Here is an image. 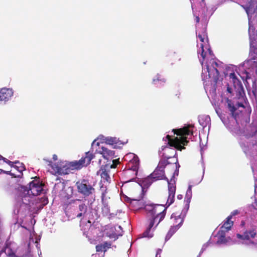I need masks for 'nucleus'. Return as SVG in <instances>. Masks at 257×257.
<instances>
[{
    "instance_id": "49",
    "label": "nucleus",
    "mask_w": 257,
    "mask_h": 257,
    "mask_svg": "<svg viewBox=\"0 0 257 257\" xmlns=\"http://www.w3.org/2000/svg\"><path fill=\"white\" fill-rule=\"evenodd\" d=\"M144 205V204H142V205H140L139 206V208H141V207H142Z\"/></svg>"
},
{
    "instance_id": "38",
    "label": "nucleus",
    "mask_w": 257,
    "mask_h": 257,
    "mask_svg": "<svg viewBox=\"0 0 257 257\" xmlns=\"http://www.w3.org/2000/svg\"><path fill=\"white\" fill-rule=\"evenodd\" d=\"M161 251L162 250L161 249H159L157 251L156 257H161Z\"/></svg>"
},
{
    "instance_id": "22",
    "label": "nucleus",
    "mask_w": 257,
    "mask_h": 257,
    "mask_svg": "<svg viewBox=\"0 0 257 257\" xmlns=\"http://www.w3.org/2000/svg\"><path fill=\"white\" fill-rule=\"evenodd\" d=\"M198 121L200 125H201L203 128L208 126V130H210L211 127V119L209 115H201L198 116Z\"/></svg>"
},
{
    "instance_id": "13",
    "label": "nucleus",
    "mask_w": 257,
    "mask_h": 257,
    "mask_svg": "<svg viewBox=\"0 0 257 257\" xmlns=\"http://www.w3.org/2000/svg\"><path fill=\"white\" fill-rule=\"evenodd\" d=\"M185 217L186 216H183L181 213L177 215L176 213H174L171 215V219L175 218L176 220H180V222L178 224H174L171 226L166 236V241L170 239L172 236L181 227L183 223Z\"/></svg>"
},
{
    "instance_id": "45",
    "label": "nucleus",
    "mask_w": 257,
    "mask_h": 257,
    "mask_svg": "<svg viewBox=\"0 0 257 257\" xmlns=\"http://www.w3.org/2000/svg\"><path fill=\"white\" fill-rule=\"evenodd\" d=\"M4 172H5L6 174H9V175H13V174H11L10 172L9 171H3Z\"/></svg>"
},
{
    "instance_id": "51",
    "label": "nucleus",
    "mask_w": 257,
    "mask_h": 257,
    "mask_svg": "<svg viewBox=\"0 0 257 257\" xmlns=\"http://www.w3.org/2000/svg\"><path fill=\"white\" fill-rule=\"evenodd\" d=\"M201 155L202 156V149H201Z\"/></svg>"
},
{
    "instance_id": "35",
    "label": "nucleus",
    "mask_w": 257,
    "mask_h": 257,
    "mask_svg": "<svg viewBox=\"0 0 257 257\" xmlns=\"http://www.w3.org/2000/svg\"><path fill=\"white\" fill-rule=\"evenodd\" d=\"M215 111L216 112V113L217 114V115L219 116V117L220 118V119L222 120V119H225L224 118H223L222 115H221V110L220 109H218L216 107L215 108Z\"/></svg>"
},
{
    "instance_id": "39",
    "label": "nucleus",
    "mask_w": 257,
    "mask_h": 257,
    "mask_svg": "<svg viewBox=\"0 0 257 257\" xmlns=\"http://www.w3.org/2000/svg\"><path fill=\"white\" fill-rule=\"evenodd\" d=\"M204 171H205V167L204 166V165H203V176L201 178V179L199 181V182H198V183H199L203 179V176H204Z\"/></svg>"
},
{
    "instance_id": "32",
    "label": "nucleus",
    "mask_w": 257,
    "mask_h": 257,
    "mask_svg": "<svg viewBox=\"0 0 257 257\" xmlns=\"http://www.w3.org/2000/svg\"><path fill=\"white\" fill-rule=\"evenodd\" d=\"M210 243V240H209L207 242L204 243L201 249V252H204L206 248L208 247L209 244Z\"/></svg>"
},
{
    "instance_id": "8",
    "label": "nucleus",
    "mask_w": 257,
    "mask_h": 257,
    "mask_svg": "<svg viewBox=\"0 0 257 257\" xmlns=\"http://www.w3.org/2000/svg\"><path fill=\"white\" fill-rule=\"evenodd\" d=\"M256 234V230L254 227L246 229L242 234L239 233L236 234L238 240L235 241V243L246 245H253L255 242L252 239L255 237Z\"/></svg>"
},
{
    "instance_id": "18",
    "label": "nucleus",
    "mask_w": 257,
    "mask_h": 257,
    "mask_svg": "<svg viewBox=\"0 0 257 257\" xmlns=\"http://www.w3.org/2000/svg\"><path fill=\"white\" fill-rule=\"evenodd\" d=\"M155 223V219H150L149 224L146 230L142 234L139 235L140 238L147 237L148 238H152L153 235V232L155 228V226L154 227Z\"/></svg>"
},
{
    "instance_id": "30",
    "label": "nucleus",
    "mask_w": 257,
    "mask_h": 257,
    "mask_svg": "<svg viewBox=\"0 0 257 257\" xmlns=\"http://www.w3.org/2000/svg\"><path fill=\"white\" fill-rule=\"evenodd\" d=\"M166 165H167V160H161L160 161L157 168H159V169H161L162 170H164Z\"/></svg>"
},
{
    "instance_id": "20",
    "label": "nucleus",
    "mask_w": 257,
    "mask_h": 257,
    "mask_svg": "<svg viewBox=\"0 0 257 257\" xmlns=\"http://www.w3.org/2000/svg\"><path fill=\"white\" fill-rule=\"evenodd\" d=\"M155 181L151 175L143 179H138L136 182L141 186L142 189L148 188L150 186L152 183Z\"/></svg>"
},
{
    "instance_id": "34",
    "label": "nucleus",
    "mask_w": 257,
    "mask_h": 257,
    "mask_svg": "<svg viewBox=\"0 0 257 257\" xmlns=\"http://www.w3.org/2000/svg\"><path fill=\"white\" fill-rule=\"evenodd\" d=\"M112 164L110 165V168H115L117 164L119 163L118 160L115 159L112 161Z\"/></svg>"
},
{
    "instance_id": "33",
    "label": "nucleus",
    "mask_w": 257,
    "mask_h": 257,
    "mask_svg": "<svg viewBox=\"0 0 257 257\" xmlns=\"http://www.w3.org/2000/svg\"><path fill=\"white\" fill-rule=\"evenodd\" d=\"M252 93H253L254 95L255 96L256 94L257 93V89L256 87V83L254 81H253L252 83Z\"/></svg>"
},
{
    "instance_id": "43",
    "label": "nucleus",
    "mask_w": 257,
    "mask_h": 257,
    "mask_svg": "<svg viewBox=\"0 0 257 257\" xmlns=\"http://www.w3.org/2000/svg\"><path fill=\"white\" fill-rule=\"evenodd\" d=\"M136 202L138 204H142L143 203V200H135Z\"/></svg>"
},
{
    "instance_id": "2",
    "label": "nucleus",
    "mask_w": 257,
    "mask_h": 257,
    "mask_svg": "<svg viewBox=\"0 0 257 257\" xmlns=\"http://www.w3.org/2000/svg\"><path fill=\"white\" fill-rule=\"evenodd\" d=\"M241 6L245 10L248 19L250 58L242 66L247 79L250 77V72H254L257 75V0H245Z\"/></svg>"
},
{
    "instance_id": "42",
    "label": "nucleus",
    "mask_w": 257,
    "mask_h": 257,
    "mask_svg": "<svg viewBox=\"0 0 257 257\" xmlns=\"http://www.w3.org/2000/svg\"><path fill=\"white\" fill-rule=\"evenodd\" d=\"M53 159L55 161L57 160V156L56 155H55V154L53 155Z\"/></svg>"
},
{
    "instance_id": "19",
    "label": "nucleus",
    "mask_w": 257,
    "mask_h": 257,
    "mask_svg": "<svg viewBox=\"0 0 257 257\" xmlns=\"http://www.w3.org/2000/svg\"><path fill=\"white\" fill-rule=\"evenodd\" d=\"M106 144L113 146L114 148H120L121 145L125 144L127 141L121 142L116 137H107L104 139Z\"/></svg>"
},
{
    "instance_id": "16",
    "label": "nucleus",
    "mask_w": 257,
    "mask_h": 257,
    "mask_svg": "<svg viewBox=\"0 0 257 257\" xmlns=\"http://www.w3.org/2000/svg\"><path fill=\"white\" fill-rule=\"evenodd\" d=\"M192 185H189L184 198V206L181 212L183 216H186L187 213L190 207V203L192 197Z\"/></svg>"
},
{
    "instance_id": "41",
    "label": "nucleus",
    "mask_w": 257,
    "mask_h": 257,
    "mask_svg": "<svg viewBox=\"0 0 257 257\" xmlns=\"http://www.w3.org/2000/svg\"><path fill=\"white\" fill-rule=\"evenodd\" d=\"M173 219H174V225H175V224H178L179 223V222H180V220H176L175 219V218H173Z\"/></svg>"
},
{
    "instance_id": "47",
    "label": "nucleus",
    "mask_w": 257,
    "mask_h": 257,
    "mask_svg": "<svg viewBox=\"0 0 257 257\" xmlns=\"http://www.w3.org/2000/svg\"><path fill=\"white\" fill-rule=\"evenodd\" d=\"M203 252H201V250H200V252L199 253L198 255L197 256V257H200L202 253H203Z\"/></svg>"
},
{
    "instance_id": "21",
    "label": "nucleus",
    "mask_w": 257,
    "mask_h": 257,
    "mask_svg": "<svg viewBox=\"0 0 257 257\" xmlns=\"http://www.w3.org/2000/svg\"><path fill=\"white\" fill-rule=\"evenodd\" d=\"M130 155L133 156V158L128 164V167L130 170L135 172V175H137L139 167V158L133 153L130 154Z\"/></svg>"
},
{
    "instance_id": "48",
    "label": "nucleus",
    "mask_w": 257,
    "mask_h": 257,
    "mask_svg": "<svg viewBox=\"0 0 257 257\" xmlns=\"http://www.w3.org/2000/svg\"><path fill=\"white\" fill-rule=\"evenodd\" d=\"M35 243H36V246L37 248H38V245H39L38 240H36V241L35 242Z\"/></svg>"
},
{
    "instance_id": "9",
    "label": "nucleus",
    "mask_w": 257,
    "mask_h": 257,
    "mask_svg": "<svg viewBox=\"0 0 257 257\" xmlns=\"http://www.w3.org/2000/svg\"><path fill=\"white\" fill-rule=\"evenodd\" d=\"M177 160L176 163V170L174 171L173 175L170 180L168 179V197L167 201V206H170L174 202V198L176 192V180L175 176H178L179 174V168L180 167L179 164L178 163Z\"/></svg>"
},
{
    "instance_id": "36",
    "label": "nucleus",
    "mask_w": 257,
    "mask_h": 257,
    "mask_svg": "<svg viewBox=\"0 0 257 257\" xmlns=\"http://www.w3.org/2000/svg\"><path fill=\"white\" fill-rule=\"evenodd\" d=\"M102 245L105 247V250L106 251L107 249L110 247L111 243L109 242H105L103 244H102Z\"/></svg>"
},
{
    "instance_id": "6",
    "label": "nucleus",
    "mask_w": 257,
    "mask_h": 257,
    "mask_svg": "<svg viewBox=\"0 0 257 257\" xmlns=\"http://www.w3.org/2000/svg\"><path fill=\"white\" fill-rule=\"evenodd\" d=\"M224 73L225 78L229 81L227 85V92L231 94L234 89L240 95H242L244 93L243 87L236 74L232 72L229 68Z\"/></svg>"
},
{
    "instance_id": "15",
    "label": "nucleus",
    "mask_w": 257,
    "mask_h": 257,
    "mask_svg": "<svg viewBox=\"0 0 257 257\" xmlns=\"http://www.w3.org/2000/svg\"><path fill=\"white\" fill-rule=\"evenodd\" d=\"M17 245L15 242H7L3 251L8 257H21L17 254Z\"/></svg>"
},
{
    "instance_id": "17",
    "label": "nucleus",
    "mask_w": 257,
    "mask_h": 257,
    "mask_svg": "<svg viewBox=\"0 0 257 257\" xmlns=\"http://www.w3.org/2000/svg\"><path fill=\"white\" fill-rule=\"evenodd\" d=\"M4 163H6L11 167L16 168L20 173V174L17 176H21L22 171L24 170V167L23 166L24 165L22 163H21L18 161H16L14 163L0 155V165Z\"/></svg>"
},
{
    "instance_id": "52",
    "label": "nucleus",
    "mask_w": 257,
    "mask_h": 257,
    "mask_svg": "<svg viewBox=\"0 0 257 257\" xmlns=\"http://www.w3.org/2000/svg\"><path fill=\"white\" fill-rule=\"evenodd\" d=\"M118 235H122V234L121 233H119Z\"/></svg>"
},
{
    "instance_id": "50",
    "label": "nucleus",
    "mask_w": 257,
    "mask_h": 257,
    "mask_svg": "<svg viewBox=\"0 0 257 257\" xmlns=\"http://www.w3.org/2000/svg\"><path fill=\"white\" fill-rule=\"evenodd\" d=\"M117 228L120 229H121V227L120 226H118Z\"/></svg>"
},
{
    "instance_id": "11",
    "label": "nucleus",
    "mask_w": 257,
    "mask_h": 257,
    "mask_svg": "<svg viewBox=\"0 0 257 257\" xmlns=\"http://www.w3.org/2000/svg\"><path fill=\"white\" fill-rule=\"evenodd\" d=\"M92 152L95 151V153L100 154L102 157L106 159L109 160L114 157V151L110 150L103 146H100L99 143L97 142L96 140L93 141L91 144ZM91 153L90 151H89ZM94 156V155L91 153Z\"/></svg>"
},
{
    "instance_id": "24",
    "label": "nucleus",
    "mask_w": 257,
    "mask_h": 257,
    "mask_svg": "<svg viewBox=\"0 0 257 257\" xmlns=\"http://www.w3.org/2000/svg\"><path fill=\"white\" fill-rule=\"evenodd\" d=\"M166 79L159 74H156L153 78L152 83L157 87L163 86L166 83Z\"/></svg>"
},
{
    "instance_id": "37",
    "label": "nucleus",
    "mask_w": 257,
    "mask_h": 257,
    "mask_svg": "<svg viewBox=\"0 0 257 257\" xmlns=\"http://www.w3.org/2000/svg\"><path fill=\"white\" fill-rule=\"evenodd\" d=\"M159 206H162V205L160 204H155L154 205V207L152 209L153 213H156V207Z\"/></svg>"
},
{
    "instance_id": "4",
    "label": "nucleus",
    "mask_w": 257,
    "mask_h": 257,
    "mask_svg": "<svg viewBox=\"0 0 257 257\" xmlns=\"http://www.w3.org/2000/svg\"><path fill=\"white\" fill-rule=\"evenodd\" d=\"M194 127L193 124H188L182 128L173 130L174 134H176L179 137H176L174 139L171 138L169 135L163 138V141L165 142V145L162 146L161 150H159V155L164 158V159L168 160L172 157H176L177 152L176 149L181 151L184 149V147L186 146L188 143V139H189V136L193 135L192 128Z\"/></svg>"
},
{
    "instance_id": "3",
    "label": "nucleus",
    "mask_w": 257,
    "mask_h": 257,
    "mask_svg": "<svg viewBox=\"0 0 257 257\" xmlns=\"http://www.w3.org/2000/svg\"><path fill=\"white\" fill-rule=\"evenodd\" d=\"M43 185L39 180H35L31 181L29 187H21V193L18 197L15 205L14 213L19 216L23 217L32 208L35 204L37 207H43L47 204L48 201L45 198H41L42 203L37 205V198L35 197L44 193Z\"/></svg>"
},
{
    "instance_id": "12",
    "label": "nucleus",
    "mask_w": 257,
    "mask_h": 257,
    "mask_svg": "<svg viewBox=\"0 0 257 257\" xmlns=\"http://www.w3.org/2000/svg\"><path fill=\"white\" fill-rule=\"evenodd\" d=\"M225 224L223 223L222 226L220 227L219 230L216 235V237H217V240L216 244H231L235 243V241L232 240V238L227 236L226 233L231 228H226Z\"/></svg>"
},
{
    "instance_id": "14",
    "label": "nucleus",
    "mask_w": 257,
    "mask_h": 257,
    "mask_svg": "<svg viewBox=\"0 0 257 257\" xmlns=\"http://www.w3.org/2000/svg\"><path fill=\"white\" fill-rule=\"evenodd\" d=\"M14 95L12 88L4 87L0 89V104H5Z\"/></svg>"
},
{
    "instance_id": "46",
    "label": "nucleus",
    "mask_w": 257,
    "mask_h": 257,
    "mask_svg": "<svg viewBox=\"0 0 257 257\" xmlns=\"http://www.w3.org/2000/svg\"><path fill=\"white\" fill-rule=\"evenodd\" d=\"M31 241H32L33 242H34V239H33V238H30V243H29V245H29V246H30V243H31Z\"/></svg>"
},
{
    "instance_id": "31",
    "label": "nucleus",
    "mask_w": 257,
    "mask_h": 257,
    "mask_svg": "<svg viewBox=\"0 0 257 257\" xmlns=\"http://www.w3.org/2000/svg\"><path fill=\"white\" fill-rule=\"evenodd\" d=\"M105 247H104L103 245L102 244H98L96 246V250L97 252H100V251H106L105 250Z\"/></svg>"
},
{
    "instance_id": "40",
    "label": "nucleus",
    "mask_w": 257,
    "mask_h": 257,
    "mask_svg": "<svg viewBox=\"0 0 257 257\" xmlns=\"http://www.w3.org/2000/svg\"><path fill=\"white\" fill-rule=\"evenodd\" d=\"M177 198L179 200H181L183 198V195L181 194L178 195Z\"/></svg>"
},
{
    "instance_id": "1",
    "label": "nucleus",
    "mask_w": 257,
    "mask_h": 257,
    "mask_svg": "<svg viewBox=\"0 0 257 257\" xmlns=\"http://www.w3.org/2000/svg\"><path fill=\"white\" fill-rule=\"evenodd\" d=\"M197 53L199 61L202 66V79L204 87L207 93L214 96L216 90H219L222 82V78L219 73L223 71V63L214 58L210 49L209 48L208 38L206 30L201 32L196 30Z\"/></svg>"
},
{
    "instance_id": "23",
    "label": "nucleus",
    "mask_w": 257,
    "mask_h": 257,
    "mask_svg": "<svg viewBox=\"0 0 257 257\" xmlns=\"http://www.w3.org/2000/svg\"><path fill=\"white\" fill-rule=\"evenodd\" d=\"M151 175L155 181L165 180L167 181L168 180V178L165 176L164 171L159 168H157Z\"/></svg>"
},
{
    "instance_id": "29",
    "label": "nucleus",
    "mask_w": 257,
    "mask_h": 257,
    "mask_svg": "<svg viewBox=\"0 0 257 257\" xmlns=\"http://www.w3.org/2000/svg\"><path fill=\"white\" fill-rule=\"evenodd\" d=\"M100 171H102L100 175L103 181H106L107 182H109L110 181V178L106 169L101 167Z\"/></svg>"
},
{
    "instance_id": "5",
    "label": "nucleus",
    "mask_w": 257,
    "mask_h": 257,
    "mask_svg": "<svg viewBox=\"0 0 257 257\" xmlns=\"http://www.w3.org/2000/svg\"><path fill=\"white\" fill-rule=\"evenodd\" d=\"M93 158V155L89 152L85 153V157H82L78 161L67 162L61 161L58 163L52 164L51 161L49 162V165L51 166L53 172L56 174L66 175L76 169H80L83 166L88 165Z\"/></svg>"
},
{
    "instance_id": "7",
    "label": "nucleus",
    "mask_w": 257,
    "mask_h": 257,
    "mask_svg": "<svg viewBox=\"0 0 257 257\" xmlns=\"http://www.w3.org/2000/svg\"><path fill=\"white\" fill-rule=\"evenodd\" d=\"M191 3L193 14L195 17V20L197 23L199 22L200 19H201L202 23H206L216 10V8H211V9H209L206 7L204 0H201V2L200 3L197 8H195L193 4Z\"/></svg>"
},
{
    "instance_id": "53",
    "label": "nucleus",
    "mask_w": 257,
    "mask_h": 257,
    "mask_svg": "<svg viewBox=\"0 0 257 257\" xmlns=\"http://www.w3.org/2000/svg\"><path fill=\"white\" fill-rule=\"evenodd\" d=\"M255 204H256V205H257V202H256V201H255Z\"/></svg>"
},
{
    "instance_id": "26",
    "label": "nucleus",
    "mask_w": 257,
    "mask_h": 257,
    "mask_svg": "<svg viewBox=\"0 0 257 257\" xmlns=\"http://www.w3.org/2000/svg\"><path fill=\"white\" fill-rule=\"evenodd\" d=\"M239 211L237 210H235L231 212L230 215L226 218V220L224 222L225 224V226H226V228H231L233 224V222L231 221V219L232 216L237 215Z\"/></svg>"
},
{
    "instance_id": "27",
    "label": "nucleus",
    "mask_w": 257,
    "mask_h": 257,
    "mask_svg": "<svg viewBox=\"0 0 257 257\" xmlns=\"http://www.w3.org/2000/svg\"><path fill=\"white\" fill-rule=\"evenodd\" d=\"M104 195H102V212L105 215H107L109 212V207L108 206V202L106 199H104Z\"/></svg>"
},
{
    "instance_id": "28",
    "label": "nucleus",
    "mask_w": 257,
    "mask_h": 257,
    "mask_svg": "<svg viewBox=\"0 0 257 257\" xmlns=\"http://www.w3.org/2000/svg\"><path fill=\"white\" fill-rule=\"evenodd\" d=\"M166 207L164 209L163 211L159 213L157 215H156L155 217L152 218L151 219H155V223L157 222V219L159 218V221L157 223V224L155 225V227H157V226L158 225V224L160 223V222L163 220L164 218L165 215H166V209L167 208H168L169 206H167V203L165 204Z\"/></svg>"
},
{
    "instance_id": "10",
    "label": "nucleus",
    "mask_w": 257,
    "mask_h": 257,
    "mask_svg": "<svg viewBox=\"0 0 257 257\" xmlns=\"http://www.w3.org/2000/svg\"><path fill=\"white\" fill-rule=\"evenodd\" d=\"M78 192L84 196L95 197V189L88 180L83 179L76 183Z\"/></svg>"
},
{
    "instance_id": "25",
    "label": "nucleus",
    "mask_w": 257,
    "mask_h": 257,
    "mask_svg": "<svg viewBox=\"0 0 257 257\" xmlns=\"http://www.w3.org/2000/svg\"><path fill=\"white\" fill-rule=\"evenodd\" d=\"M87 206L84 204L81 203L79 205L78 210L76 211L75 216L77 218H80L81 217H87Z\"/></svg>"
},
{
    "instance_id": "44",
    "label": "nucleus",
    "mask_w": 257,
    "mask_h": 257,
    "mask_svg": "<svg viewBox=\"0 0 257 257\" xmlns=\"http://www.w3.org/2000/svg\"><path fill=\"white\" fill-rule=\"evenodd\" d=\"M245 225V221H241L240 223V226H243Z\"/></svg>"
}]
</instances>
